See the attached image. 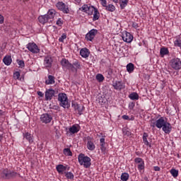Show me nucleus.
Masks as SVG:
<instances>
[{
	"label": "nucleus",
	"instance_id": "7ed1b4c3",
	"mask_svg": "<svg viewBox=\"0 0 181 181\" xmlns=\"http://www.w3.org/2000/svg\"><path fill=\"white\" fill-rule=\"evenodd\" d=\"M58 101H59V105L63 108H70V103H69V98L66 93H59Z\"/></svg>",
	"mask_w": 181,
	"mask_h": 181
},
{
	"label": "nucleus",
	"instance_id": "052dcab7",
	"mask_svg": "<svg viewBox=\"0 0 181 181\" xmlns=\"http://www.w3.org/2000/svg\"><path fill=\"white\" fill-rule=\"evenodd\" d=\"M127 70L128 73L134 72V69H127Z\"/></svg>",
	"mask_w": 181,
	"mask_h": 181
},
{
	"label": "nucleus",
	"instance_id": "13d9d810",
	"mask_svg": "<svg viewBox=\"0 0 181 181\" xmlns=\"http://www.w3.org/2000/svg\"><path fill=\"white\" fill-rule=\"evenodd\" d=\"M4 23V16H2V15L0 14V23Z\"/></svg>",
	"mask_w": 181,
	"mask_h": 181
},
{
	"label": "nucleus",
	"instance_id": "bf43d9fd",
	"mask_svg": "<svg viewBox=\"0 0 181 181\" xmlns=\"http://www.w3.org/2000/svg\"><path fill=\"white\" fill-rule=\"evenodd\" d=\"M100 144H105V139L101 138L100 140Z\"/></svg>",
	"mask_w": 181,
	"mask_h": 181
},
{
	"label": "nucleus",
	"instance_id": "cd10ccee",
	"mask_svg": "<svg viewBox=\"0 0 181 181\" xmlns=\"http://www.w3.org/2000/svg\"><path fill=\"white\" fill-rule=\"evenodd\" d=\"M93 21H98L100 19V12H98V9H95Z\"/></svg>",
	"mask_w": 181,
	"mask_h": 181
},
{
	"label": "nucleus",
	"instance_id": "412c9836",
	"mask_svg": "<svg viewBox=\"0 0 181 181\" xmlns=\"http://www.w3.org/2000/svg\"><path fill=\"white\" fill-rule=\"evenodd\" d=\"M3 62L6 66L11 65V63H12V57L8 55L4 57Z\"/></svg>",
	"mask_w": 181,
	"mask_h": 181
},
{
	"label": "nucleus",
	"instance_id": "338daca9",
	"mask_svg": "<svg viewBox=\"0 0 181 181\" xmlns=\"http://www.w3.org/2000/svg\"><path fill=\"white\" fill-rule=\"evenodd\" d=\"M113 2H115V4H117L118 0H113Z\"/></svg>",
	"mask_w": 181,
	"mask_h": 181
},
{
	"label": "nucleus",
	"instance_id": "e433bc0d",
	"mask_svg": "<svg viewBox=\"0 0 181 181\" xmlns=\"http://www.w3.org/2000/svg\"><path fill=\"white\" fill-rule=\"evenodd\" d=\"M106 10L109 11V12H114L115 11V6L112 4H109L106 6Z\"/></svg>",
	"mask_w": 181,
	"mask_h": 181
},
{
	"label": "nucleus",
	"instance_id": "c85d7f7f",
	"mask_svg": "<svg viewBox=\"0 0 181 181\" xmlns=\"http://www.w3.org/2000/svg\"><path fill=\"white\" fill-rule=\"evenodd\" d=\"M119 5L121 9H124L125 6L128 5V0H119Z\"/></svg>",
	"mask_w": 181,
	"mask_h": 181
},
{
	"label": "nucleus",
	"instance_id": "603ef678",
	"mask_svg": "<svg viewBox=\"0 0 181 181\" xmlns=\"http://www.w3.org/2000/svg\"><path fill=\"white\" fill-rule=\"evenodd\" d=\"M74 66H75V67H80V63L78 62H75Z\"/></svg>",
	"mask_w": 181,
	"mask_h": 181
},
{
	"label": "nucleus",
	"instance_id": "f3484780",
	"mask_svg": "<svg viewBox=\"0 0 181 181\" xmlns=\"http://www.w3.org/2000/svg\"><path fill=\"white\" fill-rule=\"evenodd\" d=\"M80 129H81L80 125L74 124L69 128V132H71V134H77V132H78Z\"/></svg>",
	"mask_w": 181,
	"mask_h": 181
},
{
	"label": "nucleus",
	"instance_id": "dca6fc26",
	"mask_svg": "<svg viewBox=\"0 0 181 181\" xmlns=\"http://www.w3.org/2000/svg\"><path fill=\"white\" fill-rule=\"evenodd\" d=\"M53 63V59L51 57H47L44 59V64L45 67L50 68L52 67V64Z\"/></svg>",
	"mask_w": 181,
	"mask_h": 181
},
{
	"label": "nucleus",
	"instance_id": "2eb2a0df",
	"mask_svg": "<svg viewBox=\"0 0 181 181\" xmlns=\"http://www.w3.org/2000/svg\"><path fill=\"white\" fill-rule=\"evenodd\" d=\"M92 141H93V139L91 138L88 139L86 146L89 151H94V149H95V145L94 144V142Z\"/></svg>",
	"mask_w": 181,
	"mask_h": 181
},
{
	"label": "nucleus",
	"instance_id": "0e129e2a",
	"mask_svg": "<svg viewBox=\"0 0 181 181\" xmlns=\"http://www.w3.org/2000/svg\"><path fill=\"white\" fill-rule=\"evenodd\" d=\"M4 112L2 110H0V115H4Z\"/></svg>",
	"mask_w": 181,
	"mask_h": 181
},
{
	"label": "nucleus",
	"instance_id": "a211bd4d",
	"mask_svg": "<svg viewBox=\"0 0 181 181\" xmlns=\"http://www.w3.org/2000/svg\"><path fill=\"white\" fill-rule=\"evenodd\" d=\"M61 64L62 67H71V69L74 67L73 64H70L69 60L66 58H64L61 60Z\"/></svg>",
	"mask_w": 181,
	"mask_h": 181
},
{
	"label": "nucleus",
	"instance_id": "20e7f679",
	"mask_svg": "<svg viewBox=\"0 0 181 181\" xmlns=\"http://www.w3.org/2000/svg\"><path fill=\"white\" fill-rule=\"evenodd\" d=\"M26 47L29 52H31V53H33L34 54H37V53L40 52V49H39V47H37V45L35 42H29L26 45Z\"/></svg>",
	"mask_w": 181,
	"mask_h": 181
},
{
	"label": "nucleus",
	"instance_id": "864d4df0",
	"mask_svg": "<svg viewBox=\"0 0 181 181\" xmlns=\"http://www.w3.org/2000/svg\"><path fill=\"white\" fill-rule=\"evenodd\" d=\"M151 127L155 128L156 127V122H151Z\"/></svg>",
	"mask_w": 181,
	"mask_h": 181
},
{
	"label": "nucleus",
	"instance_id": "49530a36",
	"mask_svg": "<svg viewBox=\"0 0 181 181\" xmlns=\"http://www.w3.org/2000/svg\"><path fill=\"white\" fill-rule=\"evenodd\" d=\"M106 149L107 148H105V144H101L100 150L102 151V152H105Z\"/></svg>",
	"mask_w": 181,
	"mask_h": 181
},
{
	"label": "nucleus",
	"instance_id": "39448f33",
	"mask_svg": "<svg viewBox=\"0 0 181 181\" xmlns=\"http://www.w3.org/2000/svg\"><path fill=\"white\" fill-rule=\"evenodd\" d=\"M57 91L50 88L45 91V100L46 101H50L53 97H56Z\"/></svg>",
	"mask_w": 181,
	"mask_h": 181
},
{
	"label": "nucleus",
	"instance_id": "0eeeda50",
	"mask_svg": "<svg viewBox=\"0 0 181 181\" xmlns=\"http://www.w3.org/2000/svg\"><path fill=\"white\" fill-rule=\"evenodd\" d=\"M170 64L172 69H181V61L179 58H174L171 59Z\"/></svg>",
	"mask_w": 181,
	"mask_h": 181
},
{
	"label": "nucleus",
	"instance_id": "8fccbe9b",
	"mask_svg": "<svg viewBox=\"0 0 181 181\" xmlns=\"http://www.w3.org/2000/svg\"><path fill=\"white\" fill-rule=\"evenodd\" d=\"M134 64L132 63H129L127 65V69H134Z\"/></svg>",
	"mask_w": 181,
	"mask_h": 181
},
{
	"label": "nucleus",
	"instance_id": "c756f323",
	"mask_svg": "<svg viewBox=\"0 0 181 181\" xmlns=\"http://www.w3.org/2000/svg\"><path fill=\"white\" fill-rule=\"evenodd\" d=\"M25 139H27V141H28V142L30 144L33 143V138L32 136V134H30L29 133H26L25 135Z\"/></svg>",
	"mask_w": 181,
	"mask_h": 181
},
{
	"label": "nucleus",
	"instance_id": "6e6d98bb",
	"mask_svg": "<svg viewBox=\"0 0 181 181\" xmlns=\"http://www.w3.org/2000/svg\"><path fill=\"white\" fill-rule=\"evenodd\" d=\"M154 170L156 172H159L160 170V168H159L158 166H155L154 167Z\"/></svg>",
	"mask_w": 181,
	"mask_h": 181
},
{
	"label": "nucleus",
	"instance_id": "69168bd1",
	"mask_svg": "<svg viewBox=\"0 0 181 181\" xmlns=\"http://www.w3.org/2000/svg\"><path fill=\"white\" fill-rule=\"evenodd\" d=\"M144 180L149 181V179L148 178V177H144Z\"/></svg>",
	"mask_w": 181,
	"mask_h": 181
},
{
	"label": "nucleus",
	"instance_id": "72a5a7b5",
	"mask_svg": "<svg viewBox=\"0 0 181 181\" xmlns=\"http://www.w3.org/2000/svg\"><path fill=\"white\" fill-rule=\"evenodd\" d=\"M95 8L94 6H89L88 10H87V12L86 13H88V15H93V12H95Z\"/></svg>",
	"mask_w": 181,
	"mask_h": 181
},
{
	"label": "nucleus",
	"instance_id": "473e14b6",
	"mask_svg": "<svg viewBox=\"0 0 181 181\" xmlns=\"http://www.w3.org/2000/svg\"><path fill=\"white\" fill-rule=\"evenodd\" d=\"M66 4L63 3L62 1H59L57 4V8L59 11H63V8H64Z\"/></svg>",
	"mask_w": 181,
	"mask_h": 181
},
{
	"label": "nucleus",
	"instance_id": "e2e57ef3",
	"mask_svg": "<svg viewBox=\"0 0 181 181\" xmlns=\"http://www.w3.org/2000/svg\"><path fill=\"white\" fill-rule=\"evenodd\" d=\"M4 136H2V134H0V142L2 141Z\"/></svg>",
	"mask_w": 181,
	"mask_h": 181
},
{
	"label": "nucleus",
	"instance_id": "de8ad7c7",
	"mask_svg": "<svg viewBox=\"0 0 181 181\" xmlns=\"http://www.w3.org/2000/svg\"><path fill=\"white\" fill-rule=\"evenodd\" d=\"M135 107V103L132 102L129 104V110H134V107Z\"/></svg>",
	"mask_w": 181,
	"mask_h": 181
},
{
	"label": "nucleus",
	"instance_id": "6ab92c4d",
	"mask_svg": "<svg viewBox=\"0 0 181 181\" xmlns=\"http://www.w3.org/2000/svg\"><path fill=\"white\" fill-rule=\"evenodd\" d=\"M49 18L47 16V15L40 16L38 17V21L40 23L45 25V23H47L49 22Z\"/></svg>",
	"mask_w": 181,
	"mask_h": 181
},
{
	"label": "nucleus",
	"instance_id": "f704fd0d",
	"mask_svg": "<svg viewBox=\"0 0 181 181\" xmlns=\"http://www.w3.org/2000/svg\"><path fill=\"white\" fill-rule=\"evenodd\" d=\"M170 173L172 176H173V177H177V176L179 175V170L176 169H171Z\"/></svg>",
	"mask_w": 181,
	"mask_h": 181
},
{
	"label": "nucleus",
	"instance_id": "680f3d73",
	"mask_svg": "<svg viewBox=\"0 0 181 181\" xmlns=\"http://www.w3.org/2000/svg\"><path fill=\"white\" fill-rule=\"evenodd\" d=\"M62 21H60V19H59L57 21V25H62Z\"/></svg>",
	"mask_w": 181,
	"mask_h": 181
},
{
	"label": "nucleus",
	"instance_id": "ddd939ff",
	"mask_svg": "<svg viewBox=\"0 0 181 181\" xmlns=\"http://www.w3.org/2000/svg\"><path fill=\"white\" fill-rule=\"evenodd\" d=\"M80 54L81 57H83L84 59H87L88 56H90V50L87 49L86 47L82 48L80 50Z\"/></svg>",
	"mask_w": 181,
	"mask_h": 181
},
{
	"label": "nucleus",
	"instance_id": "c9c22d12",
	"mask_svg": "<svg viewBox=\"0 0 181 181\" xmlns=\"http://www.w3.org/2000/svg\"><path fill=\"white\" fill-rule=\"evenodd\" d=\"M88 8H89L88 5L84 4L81 8H79V11H81V12H85L86 13H87V11H88Z\"/></svg>",
	"mask_w": 181,
	"mask_h": 181
},
{
	"label": "nucleus",
	"instance_id": "4468645a",
	"mask_svg": "<svg viewBox=\"0 0 181 181\" xmlns=\"http://www.w3.org/2000/svg\"><path fill=\"white\" fill-rule=\"evenodd\" d=\"M166 120H165V118L160 117L156 121V128H162L165 123Z\"/></svg>",
	"mask_w": 181,
	"mask_h": 181
},
{
	"label": "nucleus",
	"instance_id": "37998d69",
	"mask_svg": "<svg viewBox=\"0 0 181 181\" xmlns=\"http://www.w3.org/2000/svg\"><path fill=\"white\" fill-rule=\"evenodd\" d=\"M67 35L66 33H63L62 35L59 38V42H64V39H66Z\"/></svg>",
	"mask_w": 181,
	"mask_h": 181
},
{
	"label": "nucleus",
	"instance_id": "3c124183",
	"mask_svg": "<svg viewBox=\"0 0 181 181\" xmlns=\"http://www.w3.org/2000/svg\"><path fill=\"white\" fill-rule=\"evenodd\" d=\"M132 28H134V29H137V28H138V23H132Z\"/></svg>",
	"mask_w": 181,
	"mask_h": 181
},
{
	"label": "nucleus",
	"instance_id": "a18cd8bd",
	"mask_svg": "<svg viewBox=\"0 0 181 181\" xmlns=\"http://www.w3.org/2000/svg\"><path fill=\"white\" fill-rule=\"evenodd\" d=\"M134 162H135V163L139 164V163H142L144 162V160H143L142 158H136L134 159Z\"/></svg>",
	"mask_w": 181,
	"mask_h": 181
},
{
	"label": "nucleus",
	"instance_id": "2f4dec72",
	"mask_svg": "<svg viewBox=\"0 0 181 181\" xmlns=\"http://www.w3.org/2000/svg\"><path fill=\"white\" fill-rule=\"evenodd\" d=\"M129 179V174L127 173H124L121 175V180L122 181H127Z\"/></svg>",
	"mask_w": 181,
	"mask_h": 181
},
{
	"label": "nucleus",
	"instance_id": "423d86ee",
	"mask_svg": "<svg viewBox=\"0 0 181 181\" xmlns=\"http://www.w3.org/2000/svg\"><path fill=\"white\" fill-rule=\"evenodd\" d=\"M98 33V30L95 29L90 30L86 35V40H89L92 42L93 40L95 37V35Z\"/></svg>",
	"mask_w": 181,
	"mask_h": 181
},
{
	"label": "nucleus",
	"instance_id": "f257e3e1",
	"mask_svg": "<svg viewBox=\"0 0 181 181\" xmlns=\"http://www.w3.org/2000/svg\"><path fill=\"white\" fill-rule=\"evenodd\" d=\"M78 160L81 166H83L85 169H88L91 166V158L90 157L81 153L78 156Z\"/></svg>",
	"mask_w": 181,
	"mask_h": 181
},
{
	"label": "nucleus",
	"instance_id": "c03bdc74",
	"mask_svg": "<svg viewBox=\"0 0 181 181\" xmlns=\"http://www.w3.org/2000/svg\"><path fill=\"white\" fill-rule=\"evenodd\" d=\"M174 45L181 49V40H176L174 41Z\"/></svg>",
	"mask_w": 181,
	"mask_h": 181
},
{
	"label": "nucleus",
	"instance_id": "5701e85b",
	"mask_svg": "<svg viewBox=\"0 0 181 181\" xmlns=\"http://www.w3.org/2000/svg\"><path fill=\"white\" fill-rule=\"evenodd\" d=\"M143 142L144 145H146L147 146H149L151 148V144H149V141H148V133L144 132L143 134Z\"/></svg>",
	"mask_w": 181,
	"mask_h": 181
},
{
	"label": "nucleus",
	"instance_id": "ea45409f",
	"mask_svg": "<svg viewBox=\"0 0 181 181\" xmlns=\"http://www.w3.org/2000/svg\"><path fill=\"white\" fill-rule=\"evenodd\" d=\"M137 169H139L140 171L144 170L145 169V162L140 163L137 165Z\"/></svg>",
	"mask_w": 181,
	"mask_h": 181
},
{
	"label": "nucleus",
	"instance_id": "79ce46f5",
	"mask_svg": "<svg viewBox=\"0 0 181 181\" xmlns=\"http://www.w3.org/2000/svg\"><path fill=\"white\" fill-rule=\"evenodd\" d=\"M20 77L21 73L19 71H16L13 73V78H15V80H19Z\"/></svg>",
	"mask_w": 181,
	"mask_h": 181
},
{
	"label": "nucleus",
	"instance_id": "7c9ffc66",
	"mask_svg": "<svg viewBox=\"0 0 181 181\" xmlns=\"http://www.w3.org/2000/svg\"><path fill=\"white\" fill-rule=\"evenodd\" d=\"M95 78L98 83H103L104 81V76L101 74H98L95 76Z\"/></svg>",
	"mask_w": 181,
	"mask_h": 181
},
{
	"label": "nucleus",
	"instance_id": "a19ab883",
	"mask_svg": "<svg viewBox=\"0 0 181 181\" xmlns=\"http://www.w3.org/2000/svg\"><path fill=\"white\" fill-rule=\"evenodd\" d=\"M63 13H70V9L69 8V6L66 5L64 6L62 9Z\"/></svg>",
	"mask_w": 181,
	"mask_h": 181
},
{
	"label": "nucleus",
	"instance_id": "58836bf2",
	"mask_svg": "<svg viewBox=\"0 0 181 181\" xmlns=\"http://www.w3.org/2000/svg\"><path fill=\"white\" fill-rule=\"evenodd\" d=\"M17 64H18L19 67L21 69L25 67V61L24 60H21V59H17Z\"/></svg>",
	"mask_w": 181,
	"mask_h": 181
},
{
	"label": "nucleus",
	"instance_id": "09e8293b",
	"mask_svg": "<svg viewBox=\"0 0 181 181\" xmlns=\"http://www.w3.org/2000/svg\"><path fill=\"white\" fill-rule=\"evenodd\" d=\"M101 2V5L103 6H104L105 8H106L107 6V0H100Z\"/></svg>",
	"mask_w": 181,
	"mask_h": 181
},
{
	"label": "nucleus",
	"instance_id": "1a4fd4ad",
	"mask_svg": "<svg viewBox=\"0 0 181 181\" xmlns=\"http://www.w3.org/2000/svg\"><path fill=\"white\" fill-rule=\"evenodd\" d=\"M71 105L75 111H78V114L79 115H83V112L84 111V106L80 105L76 102H72Z\"/></svg>",
	"mask_w": 181,
	"mask_h": 181
},
{
	"label": "nucleus",
	"instance_id": "6e6552de",
	"mask_svg": "<svg viewBox=\"0 0 181 181\" xmlns=\"http://www.w3.org/2000/svg\"><path fill=\"white\" fill-rule=\"evenodd\" d=\"M52 119H53V117H52V115H49L48 113L42 114L40 116V121L43 124H49L52 122Z\"/></svg>",
	"mask_w": 181,
	"mask_h": 181
},
{
	"label": "nucleus",
	"instance_id": "5fc2aeb1",
	"mask_svg": "<svg viewBox=\"0 0 181 181\" xmlns=\"http://www.w3.org/2000/svg\"><path fill=\"white\" fill-rule=\"evenodd\" d=\"M37 95H39L40 97H43V95H44L43 93L41 92V91H37Z\"/></svg>",
	"mask_w": 181,
	"mask_h": 181
},
{
	"label": "nucleus",
	"instance_id": "4be33fe9",
	"mask_svg": "<svg viewBox=\"0 0 181 181\" xmlns=\"http://www.w3.org/2000/svg\"><path fill=\"white\" fill-rule=\"evenodd\" d=\"M45 15H47L48 19H53L54 15H56V11L54 9H49Z\"/></svg>",
	"mask_w": 181,
	"mask_h": 181
},
{
	"label": "nucleus",
	"instance_id": "f03ea898",
	"mask_svg": "<svg viewBox=\"0 0 181 181\" xmlns=\"http://www.w3.org/2000/svg\"><path fill=\"white\" fill-rule=\"evenodd\" d=\"M18 175H19L18 173L6 168L2 170V172L0 174V176L1 177H2V179L9 180L11 179H15V177H16Z\"/></svg>",
	"mask_w": 181,
	"mask_h": 181
},
{
	"label": "nucleus",
	"instance_id": "b1692460",
	"mask_svg": "<svg viewBox=\"0 0 181 181\" xmlns=\"http://www.w3.org/2000/svg\"><path fill=\"white\" fill-rule=\"evenodd\" d=\"M160 56H166V54H169V49L167 47H162L160 49Z\"/></svg>",
	"mask_w": 181,
	"mask_h": 181
},
{
	"label": "nucleus",
	"instance_id": "4d7b16f0",
	"mask_svg": "<svg viewBox=\"0 0 181 181\" xmlns=\"http://www.w3.org/2000/svg\"><path fill=\"white\" fill-rule=\"evenodd\" d=\"M122 118L123 119H129V116H128V115H123L122 117Z\"/></svg>",
	"mask_w": 181,
	"mask_h": 181
},
{
	"label": "nucleus",
	"instance_id": "a878e982",
	"mask_svg": "<svg viewBox=\"0 0 181 181\" xmlns=\"http://www.w3.org/2000/svg\"><path fill=\"white\" fill-rule=\"evenodd\" d=\"M45 84H54V76L49 75L48 80L45 81Z\"/></svg>",
	"mask_w": 181,
	"mask_h": 181
},
{
	"label": "nucleus",
	"instance_id": "9d476101",
	"mask_svg": "<svg viewBox=\"0 0 181 181\" xmlns=\"http://www.w3.org/2000/svg\"><path fill=\"white\" fill-rule=\"evenodd\" d=\"M112 86L115 90H118L119 91H121V90L125 88V85H124V83H122L121 81H116L113 82Z\"/></svg>",
	"mask_w": 181,
	"mask_h": 181
},
{
	"label": "nucleus",
	"instance_id": "aec40b11",
	"mask_svg": "<svg viewBox=\"0 0 181 181\" xmlns=\"http://www.w3.org/2000/svg\"><path fill=\"white\" fill-rule=\"evenodd\" d=\"M57 172L60 174V175H63V173H64V172H66V166L60 164V165H58L57 166Z\"/></svg>",
	"mask_w": 181,
	"mask_h": 181
},
{
	"label": "nucleus",
	"instance_id": "f8f14e48",
	"mask_svg": "<svg viewBox=\"0 0 181 181\" xmlns=\"http://www.w3.org/2000/svg\"><path fill=\"white\" fill-rule=\"evenodd\" d=\"M162 130L163 132H165V134H170V132H172V124L168 122H165V123H164L163 126L162 127Z\"/></svg>",
	"mask_w": 181,
	"mask_h": 181
},
{
	"label": "nucleus",
	"instance_id": "9b49d317",
	"mask_svg": "<svg viewBox=\"0 0 181 181\" xmlns=\"http://www.w3.org/2000/svg\"><path fill=\"white\" fill-rule=\"evenodd\" d=\"M122 40L124 42H126V43H131V42L134 40V36L130 33L126 32L122 35Z\"/></svg>",
	"mask_w": 181,
	"mask_h": 181
},
{
	"label": "nucleus",
	"instance_id": "4c0bfd02",
	"mask_svg": "<svg viewBox=\"0 0 181 181\" xmlns=\"http://www.w3.org/2000/svg\"><path fill=\"white\" fill-rule=\"evenodd\" d=\"M64 153L66 155V156H71L73 155L71 151L69 148L64 149Z\"/></svg>",
	"mask_w": 181,
	"mask_h": 181
},
{
	"label": "nucleus",
	"instance_id": "bb28decb",
	"mask_svg": "<svg viewBox=\"0 0 181 181\" xmlns=\"http://www.w3.org/2000/svg\"><path fill=\"white\" fill-rule=\"evenodd\" d=\"M129 98H130V100H139V95H138V93H132L129 95Z\"/></svg>",
	"mask_w": 181,
	"mask_h": 181
},
{
	"label": "nucleus",
	"instance_id": "393cba45",
	"mask_svg": "<svg viewBox=\"0 0 181 181\" xmlns=\"http://www.w3.org/2000/svg\"><path fill=\"white\" fill-rule=\"evenodd\" d=\"M65 176L66 177V179L69 180H74V174H73V173L71 172H65Z\"/></svg>",
	"mask_w": 181,
	"mask_h": 181
}]
</instances>
